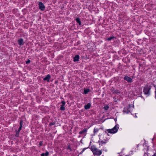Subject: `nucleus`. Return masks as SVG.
<instances>
[{
    "mask_svg": "<svg viewBox=\"0 0 156 156\" xmlns=\"http://www.w3.org/2000/svg\"><path fill=\"white\" fill-rule=\"evenodd\" d=\"M30 62V60H28L26 62V63L27 64H29Z\"/></svg>",
    "mask_w": 156,
    "mask_h": 156,
    "instance_id": "4be33fe9",
    "label": "nucleus"
},
{
    "mask_svg": "<svg viewBox=\"0 0 156 156\" xmlns=\"http://www.w3.org/2000/svg\"><path fill=\"white\" fill-rule=\"evenodd\" d=\"M51 78V76L50 74H48L43 79L44 81H46L48 82H49L50 79Z\"/></svg>",
    "mask_w": 156,
    "mask_h": 156,
    "instance_id": "0eeeda50",
    "label": "nucleus"
},
{
    "mask_svg": "<svg viewBox=\"0 0 156 156\" xmlns=\"http://www.w3.org/2000/svg\"><path fill=\"white\" fill-rule=\"evenodd\" d=\"M38 5L39 9L41 10H44L45 7L44 4L42 2H39Z\"/></svg>",
    "mask_w": 156,
    "mask_h": 156,
    "instance_id": "39448f33",
    "label": "nucleus"
},
{
    "mask_svg": "<svg viewBox=\"0 0 156 156\" xmlns=\"http://www.w3.org/2000/svg\"><path fill=\"white\" fill-rule=\"evenodd\" d=\"M91 149L94 156L98 155V150L95 146L94 145L91 146Z\"/></svg>",
    "mask_w": 156,
    "mask_h": 156,
    "instance_id": "20e7f679",
    "label": "nucleus"
},
{
    "mask_svg": "<svg viewBox=\"0 0 156 156\" xmlns=\"http://www.w3.org/2000/svg\"><path fill=\"white\" fill-rule=\"evenodd\" d=\"M115 38V37H114L112 36V37H110L108 38L107 39V40L108 41H110L111 40Z\"/></svg>",
    "mask_w": 156,
    "mask_h": 156,
    "instance_id": "dca6fc26",
    "label": "nucleus"
},
{
    "mask_svg": "<svg viewBox=\"0 0 156 156\" xmlns=\"http://www.w3.org/2000/svg\"><path fill=\"white\" fill-rule=\"evenodd\" d=\"M49 155L48 152H47L45 153H43L41 154V156H48Z\"/></svg>",
    "mask_w": 156,
    "mask_h": 156,
    "instance_id": "2eb2a0df",
    "label": "nucleus"
},
{
    "mask_svg": "<svg viewBox=\"0 0 156 156\" xmlns=\"http://www.w3.org/2000/svg\"><path fill=\"white\" fill-rule=\"evenodd\" d=\"M155 98H156V94L155 95Z\"/></svg>",
    "mask_w": 156,
    "mask_h": 156,
    "instance_id": "c85d7f7f",
    "label": "nucleus"
},
{
    "mask_svg": "<svg viewBox=\"0 0 156 156\" xmlns=\"http://www.w3.org/2000/svg\"><path fill=\"white\" fill-rule=\"evenodd\" d=\"M87 149V148H84L82 151L80 153V154H82L83 153L84 151Z\"/></svg>",
    "mask_w": 156,
    "mask_h": 156,
    "instance_id": "aec40b11",
    "label": "nucleus"
},
{
    "mask_svg": "<svg viewBox=\"0 0 156 156\" xmlns=\"http://www.w3.org/2000/svg\"><path fill=\"white\" fill-rule=\"evenodd\" d=\"M42 142H40L39 144H40V146H41L42 145Z\"/></svg>",
    "mask_w": 156,
    "mask_h": 156,
    "instance_id": "393cba45",
    "label": "nucleus"
},
{
    "mask_svg": "<svg viewBox=\"0 0 156 156\" xmlns=\"http://www.w3.org/2000/svg\"><path fill=\"white\" fill-rule=\"evenodd\" d=\"M19 132L17 131H16V135H15V136L16 137H18L19 136Z\"/></svg>",
    "mask_w": 156,
    "mask_h": 156,
    "instance_id": "a211bd4d",
    "label": "nucleus"
},
{
    "mask_svg": "<svg viewBox=\"0 0 156 156\" xmlns=\"http://www.w3.org/2000/svg\"><path fill=\"white\" fill-rule=\"evenodd\" d=\"M152 156H156V153L154 154Z\"/></svg>",
    "mask_w": 156,
    "mask_h": 156,
    "instance_id": "bb28decb",
    "label": "nucleus"
},
{
    "mask_svg": "<svg viewBox=\"0 0 156 156\" xmlns=\"http://www.w3.org/2000/svg\"><path fill=\"white\" fill-rule=\"evenodd\" d=\"M86 132H87V130L85 129H84L83 130H82V131H81L79 133L80 134H81L84 135V134H85Z\"/></svg>",
    "mask_w": 156,
    "mask_h": 156,
    "instance_id": "f8f14e48",
    "label": "nucleus"
},
{
    "mask_svg": "<svg viewBox=\"0 0 156 156\" xmlns=\"http://www.w3.org/2000/svg\"><path fill=\"white\" fill-rule=\"evenodd\" d=\"M18 44L20 46H22L24 45V42L22 38H20L18 41Z\"/></svg>",
    "mask_w": 156,
    "mask_h": 156,
    "instance_id": "1a4fd4ad",
    "label": "nucleus"
},
{
    "mask_svg": "<svg viewBox=\"0 0 156 156\" xmlns=\"http://www.w3.org/2000/svg\"><path fill=\"white\" fill-rule=\"evenodd\" d=\"M151 89L150 86L146 85L144 87L143 92L145 94L150 95V90Z\"/></svg>",
    "mask_w": 156,
    "mask_h": 156,
    "instance_id": "f03ea898",
    "label": "nucleus"
},
{
    "mask_svg": "<svg viewBox=\"0 0 156 156\" xmlns=\"http://www.w3.org/2000/svg\"><path fill=\"white\" fill-rule=\"evenodd\" d=\"M54 124V123H50V125H51H51H53Z\"/></svg>",
    "mask_w": 156,
    "mask_h": 156,
    "instance_id": "a878e982",
    "label": "nucleus"
},
{
    "mask_svg": "<svg viewBox=\"0 0 156 156\" xmlns=\"http://www.w3.org/2000/svg\"><path fill=\"white\" fill-rule=\"evenodd\" d=\"M124 79L129 83H131L133 81L132 79L127 76H126L124 77Z\"/></svg>",
    "mask_w": 156,
    "mask_h": 156,
    "instance_id": "423d86ee",
    "label": "nucleus"
},
{
    "mask_svg": "<svg viewBox=\"0 0 156 156\" xmlns=\"http://www.w3.org/2000/svg\"><path fill=\"white\" fill-rule=\"evenodd\" d=\"M22 121L21 120L20 122V126H21V127L22 126Z\"/></svg>",
    "mask_w": 156,
    "mask_h": 156,
    "instance_id": "b1692460",
    "label": "nucleus"
},
{
    "mask_svg": "<svg viewBox=\"0 0 156 156\" xmlns=\"http://www.w3.org/2000/svg\"><path fill=\"white\" fill-rule=\"evenodd\" d=\"M107 141V138L105 135L100 136L98 142L101 143L102 144H105Z\"/></svg>",
    "mask_w": 156,
    "mask_h": 156,
    "instance_id": "7ed1b4c3",
    "label": "nucleus"
},
{
    "mask_svg": "<svg viewBox=\"0 0 156 156\" xmlns=\"http://www.w3.org/2000/svg\"><path fill=\"white\" fill-rule=\"evenodd\" d=\"M119 128V127L118 125H116L112 129H108L107 130V131L109 133H115L117 132Z\"/></svg>",
    "mask_w": 156,
    "mask_h": 156,
    "instance_id": "f257e3e1",
    "label": "nucleus"
},
{
    "mask_svg": "<svg viewBox=\"0 0 156 156\" xmlns=\"http://www.w3.org/2000/svg\"><path fill=\"white\" fill-rule=\"evenodd\" d=\"M62 105L61 106L60 109L61 110L64 111L65 109V108L64 106L66 104L65 102L64 101H61Z\"/></svg>",
    "mask_w": 156,
    "mask_h": 156,
    "instance_id": "9d476101",
    "label": "nucleus"
},
{
    "mask_svg": "<svg viewBox=\"0 0 156 156\" xmlns=\"http://www.w3.org/2000/svg\"><path fill=\"white\" fill-rule=\"evenodd\" d=\"M104 108L105 110H107L108 109L109 107L108 105L105 106Z\"/></svg>",
    "mask_w": 156,
    "mask_h": 156,
    "instance_id": "6ab92c4d",
    "label": "nucleus"
},
{
    "mask_svg": "<svg viewBox=\"0 0 156 156\" xmlns=\"http://www.w3.org/2000/svg\"><path fill=\"white\" fill-rule=\"evenodd\" d=\"M90 104L88 103L86 105L84 106V108L85 109H87L89 108L90 107Z\"/></svg>",
    "mask_w": 156,
    "mask_h": 156,
    "instance_id": "ddd939ff",
    "label": "nucleus"
},
{
    "mask_svg": "<svg viewBox=\"0 0 156 156\" xmlns=\"http://www.w3.org/2000/svg\"><path fill=\"white\" fill-rule=\"evenodd\" d=\"M155 94H156V90L155 91Z\"/></svg>",
    "mask_w": 156,
    "mask_h": 156,
    "instance_id": "cd10ccee",
    "label": "nucleus"
},
{
    "mask_svg": "<svg viewBox=\"0 0 156 156\" xmlns=\"http://www.w3.org/2000/svg\"><path fill=\"white\" fill-rule=\"evenodd\" d=\"M89 92V89H84V93L85 94H87L88 92Z\"/></svg>",
    "mask_w": 156,
    "mask_h": 156,
    "instance_id": "f3484780",
    "label": "nucleus"
},
{
    "mask_svg": "<svg viewBox=\"0 0 156 156\" xmlns=\"http://www.w3.org/2000/svg\"><path fill=\"white\" fill-rule=\"evenodd\" d=\"M80 58V56L78 55H76L75 56L73 57V61L74 62H77L79 60V59Z\"/></svg>",
    "mask_w": 156,
    "mask_h": 156,
    "instance_id": "9b49d317",
    "label": "nucleus"
},
{
    "mask_svg": "<svg viewBox=\"0 0 156 156\" xmlns=\"http://www.w3.org/2000/svg\"><path fill=\"white\" fill-rule=\"evenodd\" d=\"M130 106H129L127 107H125L124 108L123 110V112H126L127 113H129L130 112Z\"/></svg>",
    "mask_w": 156,
    "mask_h": 156,
    "instance_id": "6e6552de",
    "label": "nucleus"
},
{
    "mask_svg": "<svg viewBox=\"0 0 156 156\" xmlns=\"http://www.w3.org/2000/svg\"><path fill=\"white\" fill-rule=\"evenodd\" d=\"M101 153H102L101 151H98V155H101Z\"/></svg>",
    "mask_w": 156,
    "mask_h": 156,
    "instance_id": "412c9836",
    "label": "nucleus"
},
{
    "mask_svg": "<svg viewBox=\"0 0 156 156\" xmlns=\"http://www.w3.org/2000/svg\"><path fill=\"white\" fill-rule=\"evenodd\" d=\"M22 127H21V126H20V127L19 128V129H18V130L17 131H19V132H20V131L21 130V129H22Z\"/></svg>",
    "mask_w": 156,
    "mask_h": 156,
    "instance_id": "5701e85b",
    "label": "nucleus"
},
{
    "mask_svg": "<svg viewBox=\"0 0 156 156\" xmlns=\"http://www.w3.org/2000/svg\"><path fill=\"white\" fill-rule=\"evenodd\" d=\"M76 22L78 23L79 25H81V22L79 18H77L76 19Z\"/></svg>",
    "mask_w": 156,
    "mask_h": 156,
    "instance_id": "4468645a",
    "label": "nucleus"
}]
</instances>
